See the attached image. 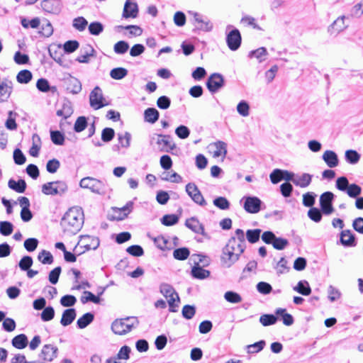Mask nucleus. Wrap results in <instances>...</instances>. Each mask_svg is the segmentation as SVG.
<instances>
[{
  "mask_svg": "<svg viewBox=\"0 0 363 363\" xmlns=\"http://www.w3.org/2000/svg\"><path fill=\"white\" fill-rule=\"evenodd\" d=\"M84 223V213L82 208H70L63 216L60 225L65 233L69 235L77 234Z\"/></svg>",
  "mask_w": 363,
  "mask_h": 363,
  "instance_id": "nucleus-1",
  "label": "nucleus"
},
{
  "mask_svg": "<svg viewBox=\"0 0 363 363\" xmlns=\"http://www.w3.org/2000/svg\"><path fill=\"white\" fill-rule=\"evenodd\" d=\"M139 325L137 317L128 316L115 320L111 324V330L116 335H123L130 332Z\"/></svg>",
  "mask_w": 363,
  "mask_h": 363,
  "instance_id": "nucleus-2",
  "label": "nucleus"
},
{
  "mask_svg": "<svg viewBox=\"0 0 363 363\" xmlns=\"http://www.w3.org/2000/svg\"><path fill=\"white\" fill-rule=\"evenodd\" d=\"M67 190V184L64 181L50 182L42 186V192L45 195L62 196Z\"/></svg>",
  "mask_w": 363,
  "mask_h": 363,
  "instance_id": "nucleus-3",
  "label": "nucleus"
},
{
  "mask_svg": "<svg viewBox=\"0 0 363 363\" xmlns=\"http://www.w3.org/2000/svg\"><path fill=\"white\" fill-rule=\"evenodd\" d=\"M79 186L84 189H89L93 193L104 195L106 192V185L101 180L93 177H85L81 179Z\"/></svg>",
  "mask_w": 363,
  "mask_h": 363,
  "instance_id": "nucleus-4",
  "label": "nucleus"
},
{
  "mask_svg": "<svg viewBox=\"0 0 363 363\" xmlns=\"http://www.w3.org/2000/svg\"><path fill=\"white\" fill-rule=\"evenodd\" d=\"M335 195L331 191L323 193L319 199L320 209L325 215H330L334 211L333 202Z\"/></svg>",
  "mask_w": 363,
  "mask_h": 363,
  "instance_id": "nucleus-5",
  "label": "nucleus"
},
{
  "mask_svg": "<svg viewBox=\"0 0 363 363\" xmlns=\"http://www.w3.org/2000/svg\"><path fill=\"white\" fill-rule=\"evenodd\" d=\"M186 192L196 204L201 206H205L207 204L201 192L194 183L190 182L186 185Z\"/></svg>",
  "mask_w": 363,
  "mask_h": 363,
  "instance_id": "nucleus-6",
  "label": "nucleus"
},
{
  "mask_svg": "<svg viewBox=\"0 0 363 363\" xmlns=\"http://www.w3.org/2000/svg\"><path fill=\"white\" fill-rule=\"evenodd\" d=\"M242 43L241 34L238 29L234 28L226 35V43L232 51L238 50Z\"/></svg>",
  "mask_w": 363,
  "mask_h": 363,
  "instance_id": "nucleus-7",
  "label": "nucleus"
},
{
  "mask_svg": "<svg viewBox=\"0 0 363 363\" xmlns=\"http://www.w3.org/2000/svg\"><path fill=\"white\" fill-rule=\"evenodd\" d=\"M243 208L250 213H257L261 210L262 201L257 196H245Z\"/></svg>",
  "mask_w": 363,
  "mask_h": 363,
  "instance_id": "nucleus-8",
  "label": "nucleus"
},
{
  "mask_svg": "<svg viewBox=\"0 0 363 363\" xmlns=\"http://www.w3.org/2000/svg\"><path fill=\"white\" fill-rule=\"evenodd\" d=\"M222 252V264L228 268L230 267L235 262H237L239 259L240 255L242 253L240 252V251H232L230 249L226 251L225 246L223 248Z\"/></svg>",
  "mask_w": 363,
  "mask_h": 363,
  "instance_id": "nucleus-9",
  "label": "nucleus"
},
{
  "mask_svg": "<svg viewBox=\"0 0 363 363\" xmlns=\"http://www.w3.org/2000/svg\"><path fill=\"white\" fill-rule=\"evenodd\" d=\"M58 352L59 350L57 346L46 344L42 347L39 357L44 361L52 362L57 357Z\"/></svg>",
  "mask_w": 363,
  "mask_h": 363,
  "instance_id": "nucleus-10",
  "label": "nucleus"
},
{
  "mask_svg": "<svg viewBox=\"0 0 363 363\" xmlns=\"http://www.w3.org/2000/svg\"><path fill=\"white\" fill-rule=\"evenodd\" d=\"M224 83V77L221 74L213 73L208 78L206 86L208 91H218L223 88Z\"/></svg>",
  "mask_w": 363,
  "mask_h": 363,
  "instance_id": "nucleus-11",
  "label": "nucleus"
},
{
  "mask_svg": "<svg viewBox=\"0 0 363 363\" xmlns=\"http://www.w3.org/2000/svg\"><path fill=\"white\" fill-rule=\"evenodd\" d=\"M185 225L194 233L201 234L207 239H210V236L205 232L203 225L199 222L196 217H191L186 219Z\"/></svg>",
  "mask_w": 363,
  "mask_h": 363,
  "instance_id": "nucleus-12",
  "label": "nucleus"
},
{
  "mask_svg": "<svg viewBox=\"0 0 363 363\" xmlns=\"http://www.w3.org/2000/svg\"><path fill=\"white\" fill-rule=\"evenodd\" d=\"M89 102L91 107L94 110H98L108 105V102L104 97L102 92H90Z\"/></svg>",
  "mask_w": 363,
  "mask_h": 363,
  "instance_id": "nucleus-13",
  "label": "nucleus"
},
{
  "mask_svg": "<svg viewBox=\"0 0 363 363\" xmlns=\"http://www.w3.org/2000/svg\"><path fill=\"white\" fill-rule=\"evenodd\" d=\"M340 235V243L344 247H350L357 245L356 236L350 230H342Z\"/></svg>",
  "mask_w": 363,
  "mask_h": 363,
  "instance_id": "nucleus-14",
  "label": "nucleus"
},
{
  "mask_svg": "<svg viewBox=\"0 0 363 363\" xmlns=\"http://www.w3.org/2000/svg\"><path fill=\"white\" fill-rule=\"evenodd\" d=\"M138 14V6L136 3H132L129 0H127L125 3L123 17L125 18H136Z\"/></svg>",
  "mask_w": 363,
  "mask_h": 363,
  "instance_id": "nucleus-15",
  "label": "nucleus"
},
{
  "mask_svg": "<svg viewBox=\"0 0 363 363\" xmlns=\"http://www.w3.org/2000/svg\"><path fill=\"white\" fill-rule=\"evenodd\" d=\"M95 50L90 45H86L80 50V55L77 57L76 60L81 63H88L89 57L95 55Z\"/></svg>",
  "mask_w": 363,
  "mask_h": 363,
  "instance_id": "nucleus-16",
  "label": "nucleus"
},
{
  "mask_svg": "<svg viewBox=\"0 0 363 363\" xmlns=\"http://www.w3.org/2000/svg\"><path fill=\"white\" fill-rule=\"evenodd\" d=\"M322 159L330 168L336 167L339 164L337 155L333 150H325L322 156Z\"/></svg>",
  "mask_w": 363,
  "mask_h": 363,
  "instance_id": "nucleus-17",
  "label": "nucleus"
},
{
  "mask_svg": "<svg viewBox=\"0 0 363 363\" xmlns=\"http://www.w3.org/2000/svg\"><path fill=\"white\" fill-rule=\"evenodd\" d=\"M60 104L61 108L57 111V116L63 117L65 119L69 118L73 113L72 103L65 99Z\"/></svg>",
  "mask_w": 363,
  "mask_h": 363,
  "instance_id": "nucleus-18",
  "label": "nucleus"
},
{
  "mask_svg": "<svg viewBox=\"0 0 363 363\" xmlns=\"http://www.w3.org/2000/svg\"><path fill=\"white\" fill-rule=\"evenodd\" d=\"M189 13L194 16V21L198 23H204V26H198V29L205 32H209L213 29V24L209 21H204L200 13L192 11H189Z\"/></svg>",
  "mask_w": 363,
  "mask_h": 363,
  "instance_id": "nucleus-19",
  "label": "nucleus"
},
{
  "mask_svg": "<svg viewBox=\"0 0 363 363\" xmlns=\"http://www.w3.org/2000/svg\"><path fill=\"white\" fill-rule=\"evenodd\" d=\"M77 316V311L74 308H71L63 311L60 323L63 326H67L72 323Z\"/></svg>",
  "mask_w": 363,
  "mask_h": 363,
  "instance_id": "nucleus-20",
  "label": "nucleus"
},
{
  "mask_svg": "<svg viewBox=\"0 0 363 363\" xmlns=\"http://www.w3.org/2000/svg\"><path fill=\"white\" fill-rule=\"evenodd\" d=\"M160 292L167 298L171 296H176L177 301H180L179 294L173 286L167 283H161L160 285Z\"/></svg>",
  "mask_w": 363,
  "mask_h": 363,
  "instance_id": "nucleus-21",
  "label": "nucleus"
},
{
  "mask_svg": "<svg viewBox=\"0 0 363 363\" xmlns=\"http://www.w3.org/2000/svg\"><path fill=\"white\" fill-rule=\"evenodd\" d=\"M313 175L308 173H303L301 176H296L294 178V184L301 188H306L308 186L312 181Z\"/></svg>",
  "mask_w": 363,
  "mask_h": 363,
  "instance_id": "nucleus-22",
  "label": "nucleus"
},
{
  "mask_svg": "<svg viewBox=\"0 0 363 363\" xmlns=\"http://www.w3.org/2000/svg\"><path fill=\"white\" fill-rule=\"evenodd\" d=\"M8 186L11 189L20 194L24 193L27 187L26 182L22 179L18 181L10 179L8 182Z\"/></svg>",
  "mask_w": 363,
  "mask_h": 363,
  "instance_id": "nucleus-23",
  "label": "nucleus"
},
{
  "mask_svg": "<svg viewBox=\"0 0 363 363\" xmlns=\"http://www.w3.org/2000/svg\"><path fill=\"white\" fill-rule=\"evenodd\" d=\"M345 16L338 17L328 28V31L333 34L334 33H340L347 28L345 24Z\"/></svg>",
  "mask_w": 363,
  "mask_h": 363,
  "instance_id": "nucleus-24",
  "label": "nucleus"
},
{
  "mask_svg": "<svg viewBox=\"0 0 363 363\" xmlns=\"http://www.w3.org/2000/svg\"><path fill=\"white\" fill-rule=\"evenodd\" d=\"M210 146L215 148L213 151V156L215 157L220 156L225 157L227 155V144L225 142L218 140L211 143Z\"/></svg>",
  "mask_w": 363,
  "mask_h": 363,
  "instance_id": "nucleus-25",
  "label": "nucleus"
},
{
  "mask_svg": "<svg viewBox=\"0 0 363 363\" xmlns=\"http://www.w3.org/2000/svg\"><path fill=\"white\" fill-rule=\"evenodd\" d=\"M191 276L198 279H204L210 276V272L199 266L198 262L191 269Z\"/></svg>",
  "mask_w": 363,
  "mask_h": 363,
  "instance_id": "nucleus-26",
  "label": "nucleus"
},
{
  "mask_svg": "<svg viewBox=\"0 0 363 363\" xmlns=\"http://www.w3.org/2000/svg\"><path fill=\"white\" fill-rule=\"evenodd\" d=\"M94 320V314L91 312L84 313L77 321V326L79 329H84L91 324Z\"/></svg>",
  "mask_w": 363,
  "mask_h": 363,
  "instance_id": "nucleus-27",
  "label": "nucleus"
},
{
  "mask_svg": "<svg viewBox=\"0 0 363 363\" xmlns=\"http://www.w3.org/2000/svg\"><path fill=\"white\" fill-rule=\"evenodd\" d=\"M83 240L85 242L84 247L86 250H96L100 244L98 237L85 235L83 237Z\"/></svg>",
  "mask_w": 363,
  "mask_h": 363,
  "instance_id": "nucleus-28",
  "label": "nucleus"
},
{
  "mask_svg": "<svg viewBox=\"0 0 363 363\" xmlns=\"http://www.w3.org/2000/svg\"><path fill=\"white\" fill-rule=\"evenodd\" d=\"M66 91H81V82L75 77H70L64 81Z\"/></svg>",
  "mask_w": 363,
  "mask_h": 363,
  "instance_id": "nucleus-29",
  "label": "nucleus"
},
{
  "mask_svg": "<svg viewBox=\"0 0 363 363\" xmlns=\"http://www.w3.org/2000/svg\"><path fill=\"white\" fill-rule=\"evenodd\" d=\"M28 337L25 334H19L11 340L12 345L19 350L24 349L28 345Z\"/></svg>",
  "mask_w": 363,
  "mask_h": 363,
  "instance_id": "nucleus-30",
  "label": "nucleus"
},
{
  "mask_svg": "<svg viewBox=\"0 0 363 363\" xmlns=\"http://www.w3.org/2000/svg\"><path fill=\"white\" fill-rule=\"evenodd\" d=\"M294 290L303 296H308L311 293V289L308 282L306 280L299 281Z\"/></svg>",
  "mask_w": 363,
  "mask_h": 363,
  "instance_id": "nucleus-31",
  "label": "nucleus"
},
{
  "mask_svg": "<svg viewBox=\"0 0 363 363\" xmlns=\"http://www.w3.org/2000/svg\"><path fill=\"white\" fill-rule=\"evenodd\" d=\"M145 120L150 123H155L160 116L159 111L155 108H148L144 113Z\"/></svg>",
  "mask_w": 363,
  "mask_h": 363,
  "instance_id": "nucleus-32",
  "label": "nucleus"
},
{
  "mask_svg": "<svg viewBox=\"0 0 363 363\" xmlns=\"http://www.w3.org/2000/svg\"><path fill=\"white\" fill-rule=\"evenodd\" d=\"M262 230L259 228L250 229L246 232V238L247 241L252 244L256 243L259 241Z\"/></svg>",
  "mask_w": 363,
  "mask_h": 363,
  "instance_id": "nucleus-33",
  "label": "nucleus"
},
{
  "mask_svg": "<svg viewBox=\"0 0 363 363\" xmlns=\"http://www.w3.org/2000/svg\"><path fill=\"white\" fill-rule=\"evenodd\" d=\"M32 78V72L28 69L20 71L16 76V80L20 84H28L31 81Z\"/></svg>",
  "mask_w": 363,
  "mask_h": 363,
  "instance_id": "nucleus-34",
  "label": "nucleus"
},
{
  "mask_svg": "<svg viewBox=\"0 0 363 363\" xmlns=\"http://www.w3.org/2000/svg\"><path fill=\"white\" fill-rule=\"evenodd\" d=\"M235 235L236 240H238V244L237 245L238 251L244 252L246 248V243L243 230L242 229H237L235 230Z\"/></svg>",
  "mask_w": 363,
  "mask_h": 363,
  "instance_id": "nucleus-35",
  "label": "nucleus"
},
{
  "mask_svg": "<svg viewBox=\"0 0 363 363\" xmlns=\"http://www.w3.org/2000/svg\"><path fill=\"white\" fill-rule=\"evenodd\" d=\"M265 345L266 342L264 340H259L254 344L247 345L245 349L248 354H255L262 351Z\"/></svg>",
  "mask_w": 363,
  "mask_h": 363,
  "instance_id": "nucleus-36",
  "label": "nucleus"
},
{
  "mask_svg": "<svg viewBox=\"0 0 363 363\" xmlns=\"http://www.w3.org/2000/svg\"><path fill=\"white\" fill-rule=\"evenodd\" d=\"M190 255V251L187 247H179L177 248L173 252V257L177 260H185Z\"/></svg>",
  "mask_w": 363,
  "mask_h": 363,
  "instance_id": "nucleus-37",
  "label": "nucleus"
},
{
  "mask_svg": "<svg viewBox=\"0 0 363 363\" xmlns=\"http://www.w3.org/2000/svg\"><path fill=\"white\" fill-rule=\"evenodd\" d=\"M278 320V317L274 314H264L259 318V322L263 326L274 325Z\"/></svg>",
  "mask_w": 363,
  "mask_h": 363,
  "instance_id": "nucleus-38",
  "label": "nucleus"
},
{
  "mask_svg": "<svg viewBox=\"0 0 363 363\" xmlns=\"http://www.w3.org/2000/svg\"><path fill=\"white\" fill-rule=\"evenodd\" d=\"M323 214L324 213L321 209H319L316 207H312L308 211V218L315 223L320 222L322 220Z\"/></svg>",
  "mask_w": 363,
  "mask_h": 363,
  "instance_id": "nucleus-39",
  "label": "nucleus"
},
{
  "mask_svg": "<svg viewBox=\"0 0 363 363\" xmlns=\"http://www.w3.org/2000/svg\"><path fill=\"white\" fill-rule=\"evenodd\" d=\"M38 259L43 264H51L54 261L52 255L45 250L39 252Z\"/></svg>",
  "mask_w": 363,
  "mask_h": 363,
  "instance_id": "nucleus-40",
  "label": "nucleus"
},
{
  "mask_svg": "<svg viewBox=\"0 0 363 363\" xmlns=\"http://www.w3.org/2000/svg\"><path fill=\"white\" fill-rule=\"evenodd\" d=\"M104 25L99 21L91 22L89 26L88 30L91 35H99L104 31Z\"/></svg>",
  "mask_w": 363,
  "mask_h": 363,
  "instance_id": "nucleus-41",
  "label": "nucleus"
},
{
  "mask_svg": "<svg viewBox=\"0 0 363 363\" xmlns=\"http://www.w3.org/2000/svg\"><path fill=\"white\" fill-rule=\"evenodd\" d=\"M345 157L346 161L351 164H357L360 160V155L353 150H347Z\"/></svg>",
  "mask_w": 363,
  "mask_h": 363,
  "instance_id": "nucleus-42",
  "label": "nucleus"
},
{
  "mask_svg": "<svg viewBox=\"0 0 363 363\" xmlns=\"http://www.w3.org/2000/svg\"><path fill=\"white\" fill-rule=\"evenodd\" d=\"M131 135L128 132L118 134V144L121 147L128 148L130 145Z\"/></svg>",
  "mask_w": 363,
  "mask_h": 363,
  "instance_id": "nucleus-43",
  "label": "nucleus"
},
{
  "mask_svg": "<svg viewBox=\"0 0 363 363\" xmlns=\"http://www.w3.org/2000/svg\"><path fill=\"white\" fill-rule=\"evenodd\" d=\"M36 88L38 91H57L56 86H51L48 79H39L36 82Z\"/></svg>",
  "mask_w": 363,
  "mask_h": 363,
  "instance_id": "nucleus-44",
  "label": "nucleus"
},
{
  "mask_svg": "<svg viewBox=\"0 0 363 363\" xmlns=\"http://www.w3.org/2000/svg\"><path fill=\"white\" fill-rule=\"evenodd\" d=\"M39 33L45 38H48L52 35L53 33V28L48 20L45 19L43 21L41 30L39 31Z\"/></svg>",
  "mask_w": 363,
  "mask_h": 363,
  "instance_id": "nucleus-45",
  "label": "nucleus"
},
{
  "mask_svg": "<svg viewBox=\"0 0 363 363\" xmlns=\"http://www.w3.org/2000/svg\"><path fill=\"white\" fill-rule=\"evenodd\" d=\"M179 216L176 214H167L161 218V223L165 226H172L179 222Z\"/></svg>",
  "mask_w": 363,
  "mask_h": 363,
  "instance_id": "nucleus-46",
  "label": "nucleus"
},
{
  "mask_svg": "<svg viewBox=\"0 0 363 363\" xmlns=\"http://www.w3.org/2000/svg\"><path fill=\"white\" fill-rule=\"evenodd\" d=\"M50 138L52 142L57 145H62L65 142V135L59 130H51Z\"/></svg>",
  "mask_w": 363,
  "mask_h": 363,
  "instance_id": "nucleus-47",
  "label": "nucleus"
},
{
  "mask_svg": "<svg viewBox=\"0 0 363 363\" xmlns=\"http://www.w3.org/2000/svg\"><path fill=\"white\" fill-rule=\"evenodd\" d=\"M213 205L220 210H227L230 208L229 201L223 196H218L213 201Z\"/></svg>",
  "mask_w": 363,
  "mask_h": 363,
  "instance_id": "nucleus-48",
  "label": "nucleus"
},
{
  "mask_svg": "<svg viewBox=\"0 0 363 363\" xmlns=\"http://www.w3.org/2000/svg\"><path fill=\"white\" fill-rule=\"evenodd\" d=\"M128 74V70L123 67L113 68L110 72V76L114 79H121Z\"/></svg>",
  "mask_w": 363,
  "mask_h": 363,
  "instance_id": "nucleus-49",
  "label": "nucleus"
},
{
  "mask_svg": "<svg viewBox=\"0 0 363 363\" xmlns=\"http://www.w3.org/2000/svg\"><path fill=\"white\" fill-rule=\"evenodd\" d=\"M13 230V225L9 221L0 222V233L4 236L10 235Z\"/></svg>",
  "mask_w": 363,
  "mask_h": 363,
  "instance_id": "nucleus-50",
  "label": "nucleus"
},
{
  "mask_svg": "<svg viewBox=\"0 0 363 363\" xmlns=\"http://www.w3.org/2000/svg\"><path fill=\"white\" fill-rule=\"evenodd\" d=\"M87 118L85 116H79L75 121L74 130L77 133H80L87 127Z\"/></svg>",
  "mask_w": 363,
  "mask_h": 363,
  "instance_id": "nucleus-51",
  "label": "nucleus"
},
{
  "mask_svg": "<svg viewBox=\"0 0 363 363\" xmlns=\"http://www.w3.org/2000/svg\"><path fill=\"white\" fill-rule=\"evenodd\" d=\"M225 299L232 303H238L242 301L241 296L233 291H226L224 294Z\"/></svg>",
  "mask_w": 363,
  "mask_h": 363,
  "instance_id": "nucleus-52",
  "label": "nucleus"
},
{
  "mask_svg": "<svg viewBox=\"0 0 363 363\" xmlns=\"http://www.w3.org/2000/svg\"><path fill=\"white\" fill-rule=\"evenodd\" d=\"M161 179L164 181H169L177 184L182 182V177L177 172H173L172 174H169V172H163Z\"/></svg>",
  "mask_w": 363,
  "mask_h": 363,
  "instance_id": "nucleus-53",
  "label": "nucleus"
},
{
  "mask_svg": "<svg viewBox=\"0 0 363 363\" xmlns=\"http://www.w3.org/2000/svg\"><path fill=\"white\" fill-rule=\"evenodd\" d=\"M129 49V44L125 40H120L117 42L113 47V50L116 54L123 55Z\"/></svg>",
  "mask_w": 363,
  "mask_h": 363,
  "instance_id": "nucleus-54",
  "label": "nucleus"
},
{
  "mask_svg": "<svg viewBox=\"0 0 363 363\" xmlns=\"http://www.w3.org/2000/svg\"><path fill=\"white\" fill-rule=\"evenodd\" d=\"M113 214H108V220H123L125 218H127V213H123L122 212H120L119 208L118 207H112L111 208Z\"/></svg>",
  "mask_w": 363,
  "mask_h": 363,
  "instance_id": "nucleus-55",
  "label": "nucleus"
},
{
  "mask_svg": "<svg viewBox=\"0 0 363 363\" xmlns=\"http://www.w3.org/2000/svg\"><path fill=\"white\" fill-rule=\"evenodd\" d=\"M79 47V43L77 40H67L63 45V49L65 53L69 54L77 50Z\"/></svg>",
  "mask_w": 363,
  "mask_h": 363,
  "instance_id": "nucleus-56",
  "label": "nucleus"
},
{
  "mask_svg": "<svg viewBox=\"0 0 363 363\" xmlns=\"http://www.w3.org/2000/svg\"><path fill=\"white\" fill-rule=\"evenodd\" d=\"M316 194L313 192H307L303 195V204L306 207L312 208L315 202Z\"/></svg>",
  "mask_w": 363,
  "mask_h": 363,
  "instance_id": "nucleus-57",
  "label": "nucleus"
},
{
  "mask_svg": "<svg viewBox=\"0 0 363 363\" xmlns=\"http://www.w3.org/2000/svg\"><path fill=\"white\" fill-rule=\"evenodd\" d=\"M182 314L184 318L190 320L196 314V307L191 305H185L182 308Z\"/></svg>",
  "mask_w": 363,
  "mask_h": 363,
  "instance_id": "nucleus-58",
  "label": "nucleus"
},
{
  "mask_svg": "<svg viewBox=\"0 0 363 363\" xmlns=\"http://www.w3.org/2000/svg\"><path fill=\"white\" fill-rule=\"evenodd\" d=\"M274 268L277 269V273L278 275L288 272L290 269L287 267V260L285 259V257H281L280 260L276 264Z\"/></svg>",
  "mask_w": 363,
  "mask_h": 363,
  "instance_id": "nucleus-59",
  "label": "nucleus"
},
{
  "mask_svg": "<svg viewBox=\"0 0 363 363\" xmlns=\"http://www.w3.org/2000/svg\"><path fill=\"white\" fill-rule=\"evenodd\" d=\"M41 319L46 322L52 320L55 317V310L52 306H47L43 308L40 315Z\"/></svg>",
  "mask_w": 363,
  "mask_h": 363,
  "instance_id": "nucleus-60",
  "label": "nucleus"
},
{
  "mask_svg": "<svg viewBox=\"0 0 363 363\" xmlns=\"http://www.w3.org/2000/svg\"><path fill=\"white\" fill-rule=\"evenodd\" d=\"M88 25L87 21L82 16H79L77 18H75L73 20V27L79 30V31H83L85 30L86 27Z\"/></svg>",
  "mask_w": 363,
  "mask_h": 363,
  "instance_id": "nucleus-61",
  "label": "nucleus"
},
{
  "mask_svg": "<svg viewBox=\"0 0 363 363\" xmlns=\"http://www.w3.org/2000/svg\"><path fill=\"white\" fill-rule=\"evenodd\" d=\"M346 193L350 197L356 199L362 194V188L356 184H351Z\"/></svg>",
  "mask_w": 363,
  "mask_h": 363,
  "instance_id": "nucleus-62",
  "label": "nucleus"
},
{
  "mask_svg": "<svg viewBox=\"0 0 363 363\" xmlns=\"http://www.w3.org/2000/svg\"><path fill=\"white\" fill-rule=\"evenodd\" d=\"M33 260L30 256H24L21 258L18 263V266L22 271L28 270L33 265Z\"/></svg>",
  "mask_w": 363,
  "mask_h": 363,
  "instance_id": "nucleus-63",
  "label": "nucleus"
},
{
  "mask_svg": "<svg viewBox=\"0 0 363 363\" xmlns=\"http://www.w3.org/2000/svg\"><path fill=\"white\" fill-rule=\"evenodd\" d=\"M175 134L180 139H186L190 135V130L187 126L180 125L176 128Z\"/></svg>",
  "mask_w": 363,
  "mask_h": 363,
  "instance_id": "nucleus-64",
  "label": "nucleus"
}]
</instances>
